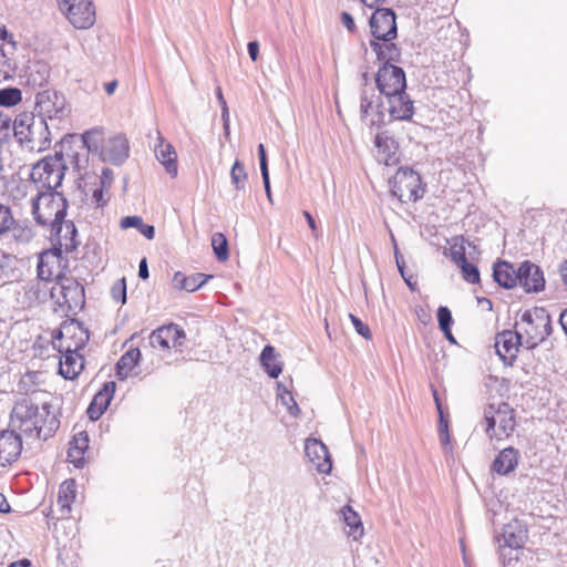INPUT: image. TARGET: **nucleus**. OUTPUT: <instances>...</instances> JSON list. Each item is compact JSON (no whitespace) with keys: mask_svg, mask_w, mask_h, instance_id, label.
<instances>
[{"mask_svg":"<svg viewBox=\"0 0 567 567\" xmlns=\"http://www.w3.org/2000/svg\"><path fill=\"white\" fill-rule=\"evenodd\" d=\"M184 330L175 323L162 326L150 334V343L153 348L167 350L171 347H182L185 340Z\"/></svg>","mask_w":567,"mask_h":567,"instance_id":"15","label":"nucleus"},{"mask_svg":"<svg viewBox=\"0 0 567 567\" xmlns=\"http://www.w3.org/2000/svg\"><path fill=\"white\" fill-rule=\"evenodd\" d=\"M63 357L60 359V374L66 380L75 379L83 369V357L79 353L80 350L72 349V344H56L55 346Z\"/></svg>","mask_w":567,"mask_h":567,"instance_id":"19","label":"nucleus"},{"mask_svg":"<svg viewBox=\"0 0 567 567\" xmlns=\"http://www.w3.org/2000/svg\"><path fill=\"white\" fill-rule=\"evenodd\" d=\"M53 344L56 346L58 341L62 343L65 339V344H72V349H83L90 340V332L84 324L78 320L64 322L56 334L53 337Z\"/></svg>","mask_w":567,"mask_h":567,"instance_id":"14","label":"nucleus"},{"mask_svg":"<svg viewBox=\"0 0 567 567\" xmlns=\"http://www.w3.org/2000/svg\"><path fill=\"white\" fill-rule=\"evenodd\" d=\"M349 318L355 329V331L361 336L363 337L365 340H370L372 338V334H371V331H370V328L364 324L360 318H358L357 316L350 313L349 315Z\"/></svg>","mask_w":567,"mask_h":567,"instance_id":"52","label":"nucleus"},{"mask_svg":"<svg viewBox=\"0 0 567 567\" xmlns=\"http://www.w3.org/2000/svg\"><path fill=\"white\" fill-rule=\"evenodd\" d=\"M520 321L523 324L524 344L527 350L536 349L553 332L550 315L543 307L525 310Z\"/></svg>","mask_w":567,"mask_h":567,"instance_id":"4","label":"nucleus"},{"mask_svg":"<svg viewBox=\"0 0 567 567\" xmlns=\"http://www.w3.org/2000/svg\"><path fill=\"white\" fill-rule=\"evenodd\" d=\"M34 111V114L45 122L48 120H63L70 113L65 96L54 90H44L37 93Z\"/></svg>","mask_w":567,"mask_h":567,"instance_id":"9","label":"nucleus"},{"mask_svg":"<svg viewBox=\"0 0 567 567\" xmlns=\"http://www.w3.org/2000/svg\"><path fill=\"white\" fill-rule=\"evenodd\" d=\"M116 384L114 381L105 382L103 388L94 395L92 403L105 411L113 399Z\"/></svg>","mask_w":567,"mask_h":567,"instance_id":"39","label":"nucleus"},{"mask_svg":"<svg viewBox=\"0 0 567 567\" xmlns=\"http://www.w3.org/2000/svg\"><path fill=\"white\" fill-rule=\"evenodd\" d=\"M120 225L123 229H127V228H132V227L136 228L148 240H152L155 237L154 226L144 224L142 217H140V216L123 217L121 219Z\"/></svg>","mask_w":567,"mask_h":567,"instance_id":"36","label":"nucleus"},{"mask_svg":"<svg viewBox=\"0 0 567 567\" xmlns=\"http://www.w3.org/2000/svg\"><path fill=\"white\" fill-rule=\"evenodd\" d=\"M212 247L216 258L219 261H225L229 257L228 241L224 234L215 233L212 236Z\"/></svg>","mask_w":567,"mask_h":567,"instance_id":"40","label":"nucleus"},{"mask_svg":"<svg viewBox=\"0 0 567 567\" xmlns=\"http://www.w3.org/2000/svg\"><path fill=\"white\" fill-rule=\"evenodd\" d=\"M76 235H78V230H76V227L73 224V221L63 220L61 236L59 234H56L58 239H59V245H60L59 249L64 247L66 252L75 250L79 245V243L76 240Z\"/></svg>","mask_w":567,"mask_h":567,"instance_id":"33","label":"nucleus"},{"mask_svg":"<svg viewBox=\"0 0 567 567\" xmlns=\"http://www.w3.org/2000/svg\"><path fill=\"white\" fill-rule=\"evenodd\" d=\"M113 181V172L111 168H103L102 174L100 176V185H102V182H104V187L110 188Z\"/></svg>","mask_w":567,"mask_h":567,"instance_id":"58","label":"nucleus"},{"mask_svg":"<svg viewBox=\"0 0 567 567\" xmlns=\"http://www.w3.org/2000/svg\"><path fill=\"white\" fill-rule=\"evenodd\" d=\"M370 47L375 52L377 59L383 63L398 62L401 56V50L392 40H371Z\"/></svg>","mask_w":567,"mask_h":567,"instance_id":"29","label":"nucleus"},{"mask_svg":"<svg viewBox=\"0 0 567 567\" xmlns=\"http://www.w3.org/2000/svg\"><path fill=\"white\" fill-rule=\"evenodd\" d=\"M519 347H525L523 333L503 330L495 336L494 348L499 359L507 365L516 360Z\"/></svg>","mask_w":567,"mask_h":567,"instance_id":"13","label":"nucleus"},{"mask_svg":"<svg viewBox=\"0 0 567 567\" xmlns=\"http://www.w3.org/2000/svg\"><path fill=\"white\" fill-rule=\"evenodd\" d=\"M141 358V351L130 349L126 351L116 363V375L120 380H125L128 377V372L138 363Z\"/></svg>","mask_w":567,"mask_h":567,"instance_id":"31","label":"nucleus"},{"mask_svg":"<svg viewBox=\"0 0 567 567\" xmlns=\"http://www.w3.org/2000/svg\"><path fill=\"white\" fill-rule=\"evenodd\" d=\"M248 175L245 171L243 163L239 159H236L231 169H230V179L231 184L235 186L237 190H240L245 187V182Z\"/></svg>","mask_w":567,"mask_h":567,"instance_id":"44","label":"nucleus"},{"mask_svg":"<svg viewBox=\"0 0 567 567\" xmlns=\"http://www.w3.org/2000/svg\"><path fill=\"white\" fill-rule=\"evenodd\" d=\"M33 378H34V374H32V373H27L25 375H23L21 378V380L18 384V390L20 393L28 394L29 392L34 391L30 388V385L33 384Z\"/></svg>","mask_w":567,"mask_h":567,"instance_id":"54","label":"nucleus"},{"mask_svg":"<svg viewBox=\"0 0 567 567\" xmlns=\"http://www.w3.org/2000/svg\"><path fill=\"white\" fill-rule=\"evenodd\" d=\"M14 223V217L11 208L8 205L0 203V238L6 236Z\"/></svg>","mask_w":567,"mask_h":567,"instance_id":"45","label":"nucleus"},{"mask_svg":"<svg viewBox=\"0 0 567 567\" xmlns=\"http://www.w3.org/2000/svg\"><path fill=\"white\" fill-rule=\"evenodd\" d=\"M305 453L313 467L322 474H329L332 468V461L328 447L318 439H307Z\"/></svg>","mask_w":567,"mask_h":567,"instance_id":"17","label":"nucleus"},{"mask_svg":"<svg viewBox=\"0 0 567 567\" xmlns=\"http://www.w3.org/2000/svg\"><path fill=\"white\" fill-rule=\"evenodd\" d=\"M452 259L457 266H463L465 262H467V258L465 256L464 247H460V249L452 250Z\"/></svg>","mask_w":567,"mask_h":567,"instance_id":"57","label":"nucleus"},{"mask_svg":"<svg viewBox=\"0 0 567 567\" xmlns=\"http://www.w3.org/2000/svg\"><path fill=\"white\" fill-rule=\"evenodd\" d=\"M107 190L109 188L104 187V182H102V185H100L97 188L93 190L92 199L97 207H103L106 204L104 194Z\"/></svg>","mask_w":567,"mask_h":567,"instance_id":"53","label":"nucleus"},{"mask_svg":"<svg viewBox=\"0 0 567 567\" xmlns=\"http://www.w3.org/2000/svg\"><path fill=\"white\" fill-rule=\"evenodd\" d=\"M128 153L130 146L127 138L124 135L118 134L105 138L100 156L104 162L120 165L128 157Z\"/></svg>","mask_w":567,"mask_h":567,"instance_id":"21","label":"nucleus"},{"mask_svg":"<svg viewBox=\"0 0 567 567\" xmlns=\"http://www.w3.org/2000/svg\"><path fill=\"white\" fill-rule=\"evenodd\" d=\"M390 186L392 195L401 203H414L424 194L420 174L409 167H400L390 179Z\"/></svg>","mask_w":567,"mask_h":567,"instance_id":"8","label":"nucleus"},{"mask_svg":"<svg viewBox=\"0 0 567 567\" xmlns=\"http://www.w3.org/2000/svg\"><path fill=\"white\" fill-rule=\"evenodd\" d=\"M104 412H105L104 410L94 405V403H92V402L90 403L87 411H86L90 420H92V421L99 420Z\"/></svg>","mask_w":567,"mask_h":567,"instance_id":"59","label":"nucleus"},{"mask_svg":"<svg viewBox=\"0 0 567 567\" xmlns=\"http://www.w3.org/2000/svg\"><path fill=\"white\" fill-rule=\"evenodd\" d=\"M375 84L379 94L391 96L394 93L406 90L405 73L402 68L392 63H383L375 75Z\"/></svg>","mask_w":567,"mask_h":567,"instance_id":"11","label":"nucleus"},{"mask_svg":"<svg viewBox=\"0 0 567 567\" xmlns=\"http://www.w3.org/2000/svg\"><path fill=\"white\" fill-rule=\"evenodd\" d=\"M394 257H395V262H396L398 269L400 271V275L402 277H404L405 262H404L403 256L400 254V251L398 250L396 247L394 250Z\"/></svg>","mask_w":567,"mask_h":567,"instance_id":"62","label":"nucleus"},{"mask_svg":"<svg viewBox=\"0 0 567 567\" xmlns=\"http://www.w3.org/2000/svg\"><path fill=\"white\" fill-rule=\"evenodd\" d=\"M50 76L49 66L45 63L37 62L30 66L28 82L34 85H42Z\"/></svg>","mask_w":567,"mask_h":567,"instance_id":"43","label":"nucleus"},{"mask_svg":"<svg viewBox=\"0 0 567 567\" xmlns=\"http://www.w3.org/2000/svg\"><path fill=\"white\" fill-rule=\"evenodd\" d=\"M22 100V92L18 87L8 86L0 89V106L12 107Z\"/></svg>","mask_w":567,"mask_h":567,"instance_id":"42","label":"nucleus"},{"mask_svg":"<svg viewBox=\"0 0 567 567\" xmlns=\"http://www.w3.org/2000/svg\"><path fill=\"white\" fill-rule=\"evenodd\" d=\"M212 277V275H205L202 272L186 276L182 271H176L173 276L172 284L175 289L193 292L200 288Z\"/></svg>","mask_w":567,"mask_h":567,"instance_id":"28","label":"nucleus"},{"mask_svg":"<svg viewBox=\"0 0 567 567\" xmlns=\"http://www.w3.org/2000/svg\"><path fill=\"white\" fill-rule=\"evenodd\" d=\"M460 268L462 270V276L465 281L470 284L480 282V270L475 265L467 261Z\"/></svg>","mask_w":567,"mask_h":567,"instance_id":"48","label":"nucleus"},{"mask_svg":"<svg viewBox=\"0 0 567 567\" xmlns=\"http://www.w3.org/2000/svg\"><path fill=\"white\" fill-rule=\"evenodd\" d=\"M68 200L59 192H39L32 199V214L41 226H51L61 236L62 221L66 216Z\"/></svg>","mask_w":567,"mask_h":567,"instance_id":"2","label":"nucleus"},{"mask_svg":"<svg viewBox=\"0 0 567 567\" xmlns=\"http://www.w3.org/2000/svg\"><path fill=\"white\" fill-rule=\"evenodd\" d=\"M105 138L102 128L95 127L81 135L80 143L87 152L101 154Z\"/></svg>","mask_w":567,"mask_h":567,"instance_id":"32","label":"nucleus"},{"mask_svg":"<svg viewBox=\"0 0 567 567\" xmlns=\"http://www.w3.org/2000/svg\"><path fill=\"white\" fill-rule=\"evenodd\" d=\"M22 452V436L14 430L0 431V466L16 462Z\"/></svg>","mask_w":567,"mask_h":567,"instance_id":"16","label":"nucleus"},{"mask_svg":"<svg viewBox=\"0 0 567 567\" xmlns=\"http://www.w3.org/2000/svg\"><path fill=\"white\" fill-rule=\"evenodd\" d=\"M11 227L10 231L12 233V237L18 243L27 244L34 237L33 229L25 223H20L14 219Z\"/></svg>","mask_w":567,"mask_h":567,"instance_id":"41","label":"nucleus"},{"mask_svg":"<svg viewBox=\"0 0 567 567\" xmlns=\"http://www.w3.org/2000/svg\"><path fill=\"white\" fill-rule=\"evenodd\" d=\"M248 54L250 59L255 62L259 56V43L257 41H250L247 45Z\"/></svg>","mask_w":567,"mask_h":567,"instance_id":"60","label":"nucleus"},{"mask_svg":"<svg viewBox=\"0 0 567 567\" xmlns=\"http://www.w3.org/2000/svg\"><path fill=\"white\" fill-rule=\"evenodd\" d=\"M518 285L525 292H539L545 288V278L542 269L529 260L518 267Z\"/></svg>","mask_w":567,"mask_h":567,"instance_id":"18","label":"nucleus"},{"mask_svg":"<svg viewBox=\"0 0 567 567\" xmlns=\"http://www.w3.org/2000/svg\"><path fill=\"white\" fill-rule=\"evenodd\" d=\"M373 40H393L398 35L396 17L392 9H377L369 21Z\"/></svg>","mask_w":567,"mask_h":567,"instance_id":"12","label":"nucleus"},{"mask_svg":"<svg viewBox=\"0 0 567 567\" xmlns=\"http://www.w3.org/2000/svg\"><path fill=\"white\" fill-rule=\"evenodd\" d=\"M502 537L505 547L518 549L527 539V529L518 519H514L505 525Z\"/></svg>","mask_w":567,"mask_h":567,"instance_id":"27","label":"nucleus"},{"mask_svg":"<svg viewBox=\"0 0 567 567\" xmlns=\"http://www.w3.org/2000/svg\"><path fill=\"white\" fill-rule=\"evenodd\" d=\"M484 421L486 424L485 432L492 440L494 436L508 437L515 430V411L506 402L487 405L484 410Z\"/></svg>","mask_w":567,"mask_h":567,"instance_id":"7","label":"nucleus"},{"mask_svg":"<svg viewBox=\"0 0 567 567\" xmlns=\"http://www.w3.org/2000/svg\"><path fill=\"white\" fill-rule=\"evenodd\" d=\"M277 358L278 353L272 346L267 344L264 347L260 353V363L271 379H277L282 372V363Z\"/></svg>","mask_w":567,"mask_h":567,"instance_id":"30","label":"nucleus"},{"mask_svg":"<svg viewBox=\"0 0 567 567\" xmlns=\"http://www.w3.org/2000/svg\"><path fill=\"white\" fill-rule=\"evenodd\" d=\"M454 320L451 310L446 306H440L437 309V323L442 332H449L452 329Z\"/></svg>","mask_w":567,"mask_h":567,"instance_id":"47","label":"nucleus"},{"mask_svg":"<svg viewBox=\"0 0 567 567\" xmlns=\"http://www.w3.org/2000/svg\"><path fill=\"white\" fill-rule=\"evenodd\" d=\"M258 157L261 175H266L267 173H269V171L267 154L264 144L258 145Z\"/></svg>","mask_w":567,"mask_h":567,"instance_id":"55","label":"nucleus"},{"mask_svg":"<svg viewBox=\"0 0 567 567\" xmlns=\"http://www.w3.org/2000/svg\"><path fill=\"white\" fill-rule=\"evenodd\" d=\"M66 18L76 29H89L95 22V9L91 0H82L66 7Z\"/></svg>","mask_w":567,"mask_h":567,"instance_id":"22","label":"nucleus"},{"mask_svg":"<svg viewBox=\"0 0 567 567\" xmlns=\"http://www.w3.org/2000/svg\"><path fill=\"white\" fill-rule=\"evenodd\" d=\"M416 316L424 324H427L431 321V315L423 308L416 310Z\"/></svg>","mask_w":567,"mask_h":567,"instance_id":"63","label":"nucleus"},{"mask_svg":"<svg viewBox=\"0 0 567 567\" xmlns=\"http://www.w3.org/2000/svg\"><path fill=\"white\" fill-rule=\"evenodd\" d=\"M73 446L69 450L68 456L73 458V462L81 460L84 452L89 447V434L84 431L76 433L72 440Z\"/></svg>","mask_w":567,"mask_h":567,"instance_id":"38","label":"nucleus"},{"mask_svg":"<svg viewBox=\"0 0 567 567\" xmlns=\"http://www.w3.org/2000/svg\"><path fill=\"white\" fill-rule=\"evenodd\" d=\"M559 323L567 336V308L560 312Z\"/></svg>","mask_w":567,"mask_h":567,"instance_id":"64","label":"nucleus"},{"mask_svg":"<svg viewBox=\"0 0 567 567\" xmlns=\"http://www.w3.org/2000/svg\"><path fill=\"white\" fill-rule=\"evenodd\" d=\"M433 395H434L435 405H436V409H437V412L440 415V425H439L440 441L444 446H447V445H450V434L447 431V422L444 420L442 404L440 402V399L437 398V393L435 390L433 391Z\"/></svg>","mask_w":567,"mask_h":567,"instance_id":"46","label":"nucleus"},{"mask_svg":"<svg viewBox=\"0 0 567 567\" xmlns=\"http://www.w3.org/2000/svg\"><path fill=\"white\" fill-rule=\"evenodd\" d=\"M493 279L502 288L512 289L518 285V268L506 260H498L493 266Z\"/></svg>","mask_w":567,"mask_h":567,"instance_id":"25","label":"nucleus"},{"mask_svg":"<svg viewBox=\"0 0 567 567\" xmlns=\"http://www.w3.org/2000/svg\"><path fill=\"white\" fill-rule=\"evenodd\" d=\"M112 298L116 302L125 303L126 302V281L125 278H121L114 282L111 289Z\"/></svg>","mask_w":567,"mask_h":567,"instance_id":"49","label":"nucleus"},{"mask_svg":"<svg viewBox=\"0 0 567 567\" xmlns=\"http://www.w3.org/2000/svg\"><path fill=\"white\" fill-rule=\"evenodd\" d=\"M341 22L349 32L353 33L357 31L354 19L349 12L343 11L341 13Z\"/></svg>","mask_w":567,"mask_h":567,"instance_id":"56","label":"nucleus"},{"mask_svg":"<svg viewBox=\"0 0 567 567\" xmlns=\"http://www.w3.org/2000/svg\"><path fill=\"white\" fill-rule=\"evenodd\" d=\"M374 146L377 147L378 159L385 165H392L399 159V144L389 131H381L375 135Z\"/></svg>","mask_w":567,"mask_h":567,"instance_id":"23","label":"nucleus"},{"mask_svg":"<svg viewBox=\"0 0 567 567\" xmlns=\"http://www.w3.org/2000/svg\"><path fill=\"white\" fill-rule=\"evenodd\" d=\"M13 123L10 116L0 113V145L10 138Z\"/></svg>","mask_w":567,"mask_h":567,"instance_id":"50","label":"nucleus"},{"mask_svg":"<svg viewBox=\"0 0 567 567\" xmlns=\"http://www.w3.org/2000/svg\"><path fill=\"white\" fill-rule=\"evenodd\" d=\"M62 157V153L45 157L32 167L31 179L38 184L39 192H56L61 186L65 169Z\"/></svg>","mask_w":567,"mask_h":567,"instance_id":"6","label":"nucleus"},{"mask_svg":"<svg viewBox=\"0 0 567 567\" xmlns=\"http://www.w3.org/2000/svg\"><path fill=\"white\" fill-rule=\"evenodd\" d=\"M10 426L25 440H43L58 431L60 421L51 412V405L44 403L41 406L31 398L17 399L10 413Z\"/></svg>","mask_w":567,"mask_h":567,"instance_id":"1","label":"nucleus"},{"mask_svg":"<svg viewBox=\"0 0 567 567\" xmlns=\"http://www.w3.org/2000/svg\"><path fill=\"white\" fill-rule=\"evenodd\" d=\"M341 514L346 525L349 527L348 535L358 539L363 534V526L360 516L349 505L342 507Z\"/></svg>","mask_w":567,"mask_h":567,"instance_id":"34","label":"nucleus"},{"mask_svg":"<svg viewBox=\"0 0 567 567\" xmlns=\"http://www.w3.org/2000/svg\"><path fill=\"white\" fill-rule=\"evenodd\" d=\"M360 120L370 128L386 124V113L382 95L373 89H363L360 96Z\"/></svg>","mask_w":567,"mask_h":567,"instance_id":"10","label":"nucleus"},{"mask_svg":"<svg viewBox=\"0 0 567 567\" xmlns=\"http://www.w3.org/2000/svg\"><path fill=\"white\" fill-rule=\"evenodd\" d=\"M51 298L61 311L76 315L85 305L84 287L73 277L56 275V282L51 288Z\"/></svg>","mask_w":567,"mask_h":567,"instance_id":"5","label":"nucleus"},{"mask_svg":"<svg viewBox=\"0 0 567 567\" xmlns=\"http://www.w3.org/2000/svg\"><path fill=\"white\" fill-rule=\"evenodd\" d=\"M279 396L281 399L282 404L287 406L288 412L291 415L297 416L298 413L300 412V409L297 402L295 401L292 394L287 389H284L282 392L279 393Z\"/></svg>","mask_w":567,"mask_h":567,"instance_id":"51","label":"nucleus"},{"mask_svg":"<svg viewBox=\"0 0 567 567\" xmlns=\"http://www.w3.org/2000/svg\"><path fill=\"white\" fill-rule=\"evenodd\" d=\"M519 462V452L513 446L503 449L492 463V471L498 475H507L515 471Z\"/></svg>","mask_w":567,"mask_h":567,"instance_id":"26","label":"nucleus"},{"mask_svg":"<svg viewBox=\"0 0 567 567\" xmlns=\"http://www.w3.org/2000/svg\"><path fill=\"white\" fill-rule=\"evenodd\" d=\"M138 277L146 280L150 277L148 266L146 258H143L138 265Z\"/></svg>","mask_w":567,"mask_h":567,"instance_id":"61","label":"nucleus"},{"mask_svg":"<svg viewBox=\"0 0 567 567\" xmlns=\"http://www.w3.org/2000/svg\"><path fill=\"white\" fill-rule=\"evenodd\" d=\"M62 256V249L53 248L52 250L44 251L40 255L39 262H38V277L41 280H51L53 272L49 268V261L50 259H56V261L60 260Z\"/></svg>","mask_w":567,"mask_h":567,"instance_id":"35","label":"nucleus"},{"mask_svg":"<svg viewBox=\"0 0 567 567\" xmlns=\"http://www.w3.org/2000/svg\"><path fill=\"white\" fill-rule=\"evenodd\" d=\"M76 497V483L74 480H65L59 488L58 503L62 509L71 511V504Z\"/></svg>","mask_w":567,"mask_h":567,"instance_id":"37","label":"nucleus"},{"mask_svg":"<svg viewBox=\"0 0 567 567\" xmlns=\"http://www.w3.org/2000/svg\"><path fill=\"white\" fill-rule=\"evenodd\" d=\"M13 135L18 143L30 150L43 151L51 145V133L48 122L40 120L34 113H20L13 121Z\"/></svg>","mask_w":567,"mask_h":567,"instance_id":"3","label":"nucleus"},{"mask_svg":"<svg viewBox=\"0 0 567 567\" xmlns=\"http://www.w3.org/2000/svg\"><path fill=\"white\" fill-rule=\"evenodd\" d=\"M390 121H410L414 114V102L405 90L385 96Z\"/></svg>","mask_w":567,"mask_h":567,"instance_id":"20","label":"nucleus"},{"mask_svg":"<svg viewBox=\"0 0 567 567\" xmlns=\"http://www.w3.org/2000/svg\"><path fill=\"white\" fill-rule=\"evenodd\" d=\"M157 144H155L156 158L164 165L167 174L172 177L177 176V155L172 144L165 143L163 136L157 131Z\"/></svg>","mask_w":567,"mask_h":567,"instance_id":"24","label":"nucleus"}]
</instances>
